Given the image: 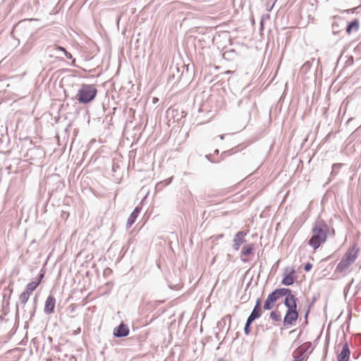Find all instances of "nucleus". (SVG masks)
<instances>
[{
  "mask_svg": "<svg viewBox=\"0 0 361 361\" xmlns=\"http://www.w3.org/2000/svg\"><path fill=\"white\" fill-rule=\"evenodd\" d=\"M330 233V227L322 219H317L312 228V237L308 241V244L314 250H317L322 244L324 243Z\"/></svg>",
  "mask_w": 361,
  "mask_h": 361,
  "instance_id": "f257e3e1",
  "label": "nucleus"
},
{
  "mask_svg": "<svg viewBox=\"0 0 361 361\" xmlns=\"http://www.w3.org/2000/svg\"><path fill=\"white\" fill-rule=\"evenodd\" d=\"M284 304L288 310L283 319V325L284 326L289 327L292 326L298 318V313L296 310V301H295L292 297H290L288 299H285Z\"/></svg>",
  "mask_w": 361,
  "mask_h": 361,
  "instance_id": "f03ea898",
  "label": "nucleus"
},
{
  "mask_svg": "<svg viewBox=\"0 0 361 361\" xmlns=\"http://www.w3.org/2000/svg\"><path fill=\"white\" fill-rule=\"evenodd\" d=\"M97 90L92 85H82L78 90L77 97L80 103L87 104L94 99Z\"/></svg>",
  "mask_w": 361,
  "mask_h": 361,
  "instance_id": "7ed1b4c3",
  "label": "nucleus"
},
{
  "mask_svg": "<svg viewBox=\"0 0 361 361\" xmlns=\"http://www.w3.org/2000/svg\"><path fill=\"white\" fill-rule=\"evenodd\" d=\"M56 305V299L53 295H49L46 300L44 305V313L47 314H51L54 312Z\"/></svg>",
  "mask_w": 361,
  "mask_h": 361,
  "instance_id": "20e7f679",
  "label": "nucleus"
},
{
  "mask_svg": "<svg viewBox=\"0 0 361 361\" xmlns=\"http://www.w3.org/2000/svg\"><path fill=\"white\" fill-rule=\"evenodd\" d=\"M358 252L359 249L355 246H353L348 250L343 257L350 263L353 264L357 257Z\"/></svg>",
  "mask_w": 361,
  "mask_h": 361,
  "instance_id": "39448f33",
  "label": "nucleus"
},
{
  "mask_svg": "<svg viewBox=\"0 0 361 361\" xmlns=\"http://www.w3.org/2000/svg\"><path fill=\"white\" fill-rule=\"evenodd\" d=\"M129 334V329L127 325L121 324L114 331V335L116 337L121 338L128 336Z\"/></svg>",
  "mask_w": 361,
  "mask_h": 361,
  "instance_id": "423d86ee",
  "label": "nucleus"
},
{
  "mask_svg": "<svg viewBox=\"0 0 361 361\" xmlns=\"http://www.w3.org/2000/svg\"><path fill=\"white\" fill-rule=\"evenodd\" d=\"M295 274V270L292 269L290 271L286 270L283 273V278L281 281V283L284 286H290L294 283V277L293 275Z\"/></svg>",
  "mask_w": 361,
  "mask_h": 361,
  "instance_id": "0eeeda50",
  "label": "nucleus"
},
{
  "mask_svg": "<svg viewBox=\"0 0 361 361\" xmlns=\"http://www.w3.org/2000/svg\"><path fill=\"white\" fill-rule=\"evenodd\" d=\"M273 293L275 294V295L276 296V298L278 299L282 296H286V299H288L290 297H292L295 301L296 300L295 296L291 294V290L288 288H283L276 289L274 291H273Z\"/></svg>",
  "mask_w": 361,
  "mask_h": 361,
  "instance_id": "6e6552de",
  "label": "nucleus"
},
{
  "mask_svg": "<svg viewBox=\"0 0 361 361\" xmlns=\"http://www.w3.org/2000/svg\"><path fill=\"white\" fill-rule=\"evenodd\" d=\"M260 316V300L257 299L256 301V305L247 320L249 322H252L255 319L259 318Z\"/></svg>",
  "mask_w": 361,
  "mask_h": 361,
  "instance_id": "1a4fd4ad",
  "label": "nucleus"
},
{
  "mask_svg": "<svg viewBox=\"0 0 361 361\" xmlns=\"http://www.w3.org/2000/svg\"><path fill=\"white\" fill-rule=\"evenodd\" d=\"M246 235V233L244 231H238L233 239V248L235 250H238L240 245L245 241L244 236Z\"/></svg>",
  "mask_w": 361,
  "mask_h": 361,
  "instance_id": "9d476101",
  "label": "nucleus"
},
{
  "mask_svg": "<svg viewBox=\"0 0 361 361\" xmlns=\"http://www.w3.org/2000/svg\"><path fill=\"white\" fill-rule=\"evenodd\" d=\"M353 264L350 262L347 261L346 259L343 257L341 262L338 264L336 271L339 273H346L349 271L350 266Z\"/></svg>",
  "mask_w": 361,
  "mask_h": 361,
  "instance_id": "9b49d317",
  "label": "nucleus"
},
{
  "mask_svg": "<svg viewBox=\"0 0 361 361\" xmlns=\"http://www.w3.org/2000/svg\"><path fill=\"white\" fill-rule=\"evenodd\" d=\"M278 300L275 294L271 292L267 298L263 308L265 310H269L273 308L274 302Z\"/></svg>",
  "mask_w": 361,
  "mask_h": 361,
  "instance_id": "f8f14e48",
  "label": "nucleus"
},
{
  "mask_svg": "<svg viewBox=\"0 0 361 361\" xmlns=\"http://www.w3.org/2000/svg\"><path fill=\"white\" fill-rule=\"evenodd\" d=\"M350 349L347 343L342 348L341 352L338 356V361H348L350 358Z\"/></svg>",
  "mask_w": 361,
  "mask_h": 361,
  "instance_id": "ddd939ff",
  "label": "nucleus"
},
{
  "mask_svg": "<svg viewBox=\"0 0 361 361\" xmlns=\"http://www.w3.org/2000/svg\"><path fill=\"white\" fill-rule=\"evenodd\" d=\"M140 211H141V208L139 207H136L134 209L133 212L130 214V215L128 219L127 224H126L127 228H130L133 225V224L135 223L139 214L140 213Z\"/></svg>",
  "mask_w": 361,
  "mask_h": 361,
  "instance_id": "4468645a",
  "label": "nucleus"
},
{
  "mask_svg": "<svg viewBox=\"0 0 361 361\" xmlns=\"http://www.w3.org/2000/svg\"><path fill=\"white\" fill-rule=\"evenodd\" d=\"M50 52L55 51L56 53L58 51H61L64 54L66 57L68 59H71L73 58L71 54L68 52L63 47L59 46H54L49 48Z\"/></svg>",
  "mask_w": 361,
  "mask_h": 361,
  "instance_id": "2eb2a0df",
  "label": "nucleus"
},
{
  "mask_svg": "<svg viewBox=\"0 0 361 361\" xmlns=\"http://www.w3.org/2000/svg\"><path fill=\"white\" fill-rule=\"evenodd\" d=\"M358 29L359 23L357 20H354L348 25L346 27V32L348 35H350L352 32H357Z\"/></svg>",
  "mask_w": 361,
  "mask_h": 361,
  "instance_id": "dca6fc26",
  "label": "nucleus"
},
{
  "mask_svg": "<svg viewBox=\"0 0 361 361\" xmlns=\"http://www.w3.org/2000/svg\"><path fill=\"white\" fill-rule=\"evenodd\" d=\"M39 284V281H32L29 283L25 288V292H27L28 294H31L32 291H34L37 287Z\"/></svg>",
  "mask_w": 361,
  "mask_h": 361,
  "instance_id": "f3484780",
  "label": "nucleus"
},
{
  "mask_svg": "<svg viewBox=\"0 0 361 361\" xmlns=\"http://www.w3.org/2000/svg\"><path fill=\"white\" fill-rule=\"evenodd\" d=\"M306 360L307 355L302 350H299L295 355L293 361H305Z\"/></svg>",
  "mask_w": 361,
  "mask_h": 361,
  "instance_id": "a211bd4d",
  "label": "nucleus"
},
{
  "mask_svg": "<svg viewBox=\"0 0 361 361\" xmlns=\"http://www.w3.org/2000/svg\"><path fill=\"white\" fill-rule=\"evenodd\" d=\"M30 294H28L27 292H25L23 291L20 295V297H19V301L23 305H25L26 304V302H27L29 298H30Z\"/></svg>",
  "mask_w": 361,
  "mask_h": 361,
  "instance_id": "6ab92c4d",
  "label": "nucleus"
},
{
  "mask_svg": "<svg viewBox=\"0 0 361 361\" xmlns=\"http://www.w3.org/2000/svg\"><path fill=\"white\" fill-rule=\"evenodd\" d=\"M270 318L276 322H281V315L279 312L272 311L270 313Z\"/></svg>",
  "mask_w": 361,
  "mask_h": 361,
  "instance_id": "aec40b11",
  "label": "nucleus"
},
{
  "mask_svg": "<svg viewBox=\"0 0 361 361\" xmlns=\"http://www.w3.org/2000/svg\"><path fill=\"white\" fill-rule=\"evenodd\" d=\"M253 250V247L252 245H250L247 247L243 248L241 253L243 255H250Z\"/></svg>",
  "mask_w": 361,
  "mask_h": 361,
  "instance_id": "412c9836",
  "label": "nucleus"
},
{
  "mask_svg": "<svg viewBox=\"0 0 361 361\" xmlns=\"http://www.w3.org/2000/svg\"><path fill=\"white\" fill-rule=\"evenodd\" d=\"M341 166H342L341 164H333V166H332V171H331V176L336 175L337 174V170L338 169H340Z\"/></svg>",
  "mask_w": 361,
  "mask_h": 361,
  "instance_id": "4be33fe9",
  "label": "nucleus"
},
{
  "mask_svg": "<svg viewBox=\"0 0 361 361\" xmlns=\"http://www.w3.org/2000/svg\"><path fill=\"white\" fill-rule=\"evenodd\" d=\"M311 64L309 61L305 62L301 67V71L306 72L310 68Z\"/></svg>",
  "mask_w": 361,
  "mask_h": 361,
  "instance_id": "5701e85b",
  "label": "nucleus"
},
{
  "mask_svg": "<svg viewBox=\"0 0 361 361\" xmlns=\"http://www.w3.org/2000/svg\"><path fill=\"white\" fill-rule=\"evenodd\" d=\"M252 324V322H249L247 320L246 322L245 328H244V332L246 335H248L250 332V326Z\"/></svg>",
  "mask_w": 361,
  "mask_h": 361,
  "instance_id": "b1692460",
  "label": "nucleus"
},
{
  "mask_svg": "<svg viewBox=\"0 0 361 361\" xmlns=\"http://www.w3.org/2000/svg\"><path fill=\"white\" fill-rule=\"evenodd\" d=\"M312 267V264H310V263H307L305 267H304V269L305 271H310L311 270Z\"/></svg>",
  "mask_w": 361,
  "mask_h": 361,
  "instance_id": "393cba45",
  "label": "nucleus"
},
{
  "mask_svg": "<svg viewBox=\"0 0 361 361\" xmlns=\"http://www.w3.org/2000/svg\"><path fill=\"white\" fill-rule=\"evenodd\" d=\"M171 180H172V178H170L166 179L164 181L166 182V184L168 185L171 182Z\"/></svg>",
  "mask_w": 361,
  "mask_h": 361,
  "instance_id": "a878e982",
  "label": "nucleus"
},
{
  "mask_svg": "<svg viewBox=\"0 0 361 361\" xmlns=\"http://www.w3.org/2000/svg\"><path fill=\"white\" fill-rule=\"evenodd\" d=\"M43 276H44V275H43V274H40V275L39 276V278H38L37 281H39V282H40V281H41V280H42V279L43 278Z\"/></svg>",
  "mask_w": 361,
  "mask_h": 361,
  "instance_id": "bb28decb",
  "label": "nucleus"
},
{
  "mask_svg": "<svg viewBox=\"0 0 361 361\" xmlns=\"http://www.w3.org/2000/svg\"><path fill=\"white\" fill-rule=\"evenodd\" d=\"M335 27H338V24L336 22L333 23L332 24L333 29H334Z\"/></svg>",
  "mask_w": 361,
  "mask_h": 361,
  "instance_id": "cd10ccee",
  "label": "nucleus"
},
{
  "mask_svg": "<svg viewBox=\"0 0 361 361\" xmlns=\"http://www.w3.org/2000/svg\"><path fill=\"white\" fill-rule=\"evenodd\" d=\"M218 361H228V360H224V359H219Z\"/></svg>",
  "mask_w": 361,
  "mask_h": 361,
  "instance_id": "c85d7f7f",
  "label": "nucleus"
},
{
  "mask_svg": "<svg viewBox=\"0 0 361 361\" xmlns=\"http://www.w3.org/2000/svg\"><path fill=\"white\" fill-rule=\"evenodd\" d=\"M338 32L337 31H335L334 30H333V33L335 35Z\"/></svg>",
  "mask_w": 361,
  "mask_h": 361,
  "instance_id": "c756f323",
  "label": "nucleus"
},
{
  "mask_svg": "<svg viewBox=\"0 0 361 361\" xmlns=\"http://www.w3.org/2000/svg\"><path fill=\"white\" fill-rule=\"evenodd\" d=\"M220 138L222 140L224 139V135H220Z\"/></svg>",
  "mask_w": 361,
  "mask_h": 361,
  "instance_id": "7c9ffc66",
  "label": "nucleus"
},
{
  "mask_svg": "<svg viewBox=\"0 0 361 361\" xmlns=\"http://www.w3.org/2000/svg\"><path fill=\"white\" fill-rule=\"evenodd\" d=\"M331 231H332V235H334V230L332 229Z\"/></svg>",
  "mask_w": 361,
  "mask_h": 361,
  "instance_id": "2f4dec72",
  "label": "nucleus"
}]
</instances>
